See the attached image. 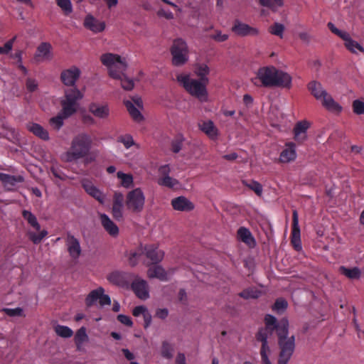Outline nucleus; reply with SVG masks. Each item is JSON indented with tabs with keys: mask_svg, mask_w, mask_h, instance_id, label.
I'll return each mask as SVG.
<instances>
[{
	"mask_svg": "<svg viewBox=\"0 0 364 364\" xmlns=\"http://www.w3.org/2000/svg\"><path fill=\"white\" fill-rule=\"evenodd\" d=\"M265 327L260 328L256 334V339L262 343L260 355L262 364H272L269 359L270 348L268 346L267 338L274 331L278 336V344L280 349L278 364H287L295 348V337H288L289 321L283 318L280 321L271 315L267 314L264 317Z\"/></svg>",
	"mask_w": 364,
	"mask_h": 364,
	"instance_id": "obj_1",
	"label": "nucleus"
},
{
	"mask_svg": "<svg viewBox=\"0 0 364 364\" xmlns=\"http://www.w3.org/2000/svg\"><path fill=\"white\" fill-rule=\"evenodd\" d=\"M255 80L261 82L264 87L290 88L292 78L289 74L278 70L273 65L263 66L257 70Z\"/></svg>",
	"mask_w": 364,
	"mask_h": 364,
	"instance_id": "obj_2",
	"label": "nucleus"
},
{
	"mask_svg": "<svg viewBox=\"0 0 364 364\" xmlns=\"http://www.w3.org/2000/svg\"><path fill=\"white\" fill-rule=\"evenodd\" d=\"M91 136L86 133L76 135L72 140L70 147L65 154V161L67 162L76 161L86 157L92 147Z\"/></svg>",
	"mask_w": 364,
	"mask_h": 364,
	"instance_id": "obj_3",
	"label": "nucleus"
},
{
	"mask_svg": "<svg viewBox=\"0 0 364 364\" xmlns=\"http://www.w3.org/2000/svg\"><path fill=\"white\" fill-rule=\"evenodd\" d=\"M307 88L317 100L321 101L322 106L328 112L338 114L342 111V107L333 100L321 82L312 80L308 83Z\"/></svg>",
	"mask_w": 364,
	"mask_h": 364,
	"instance_id": "obj_4",
	"label": "nucleus"
},
{
	"mask_svg": "<svg viewBox=\"0 0 364 364\" xmlns=\"http://www.w3.org/2000/svg\"><path fill=\"white\" fill-rule=\"evenodd\" d=\"M177 80L180 82L186 91L191 96L197 98L200 102L208 101V83L202 80L191 78L189 75L181 74L177 76Z\"/></svg>",
	"mask_w": 364,
	"mask_h": 364,
	"instance_id": "obj_5",
	"label": "nucleus"
},
{
	"mask_svg": "<svg viewBox=\"0 0 364 364\" xmlns=\"http://www.w3.org/2000/svg\"><path fill=\"white\" fill-rule=\"evenodd\" d=\"M100 60L108 68L111 77H121L122 72H124L127 69L126 63L117 54L105 53L101 55Z\"/></svg>",
	"mask_w": 364,
	"mask_h": 364,
	"instance_id": "obj_6",
	"label": "nucleus"
},
{
	"mask_svg": "<svg viewBox=\"0 0 364 364\" xmlns=\"http://www.w3.org/2000/svg\"><path fill=\"white\" fill-rule=\"evenodd\" d=\"M172 63L175 66H181L188 60V48L186 42L182 38L173 41L170 49Z\"/></svg>",
	"mask_w": 364,
	"mask_h": 364,
	"instance_id": "obj_7",
	"label": "nucleus"
},
{
	"mask_svg": "<svg viewBox=\"0 0 364 364\" xmlns=\"http://www.w3.org/2000/svg\"><path fill=\"white\" fill-rule=\"evenodd\" d=\"M125 204L127 208L132 213H141L145 204V196L140 188H136L127 193Z\"/></svg>",
	"mask_w": 364,
	"mask_h": 364,
	"instance_id": "obj_8",
	"label": "nucleus"
},
{
	"mask_svg": "<svg viewBox=\"0 0 364 364\" xmlns=\"http://www.w3.org/2000/svg\"><path fill=\"white\" fill-rule=\"evenodd\" d=\"M22 216L32 228L39 232L38 234L32 231L28 232L29 240L34 244H39L42 240L47 236L48 231L46 230H41V225L36 217L31 211L26 210H23Z\"/></svg>",
	"mask_w": 364,
	"mask_h": 364,
	"instance_id": "obj_9",
	"label": "nucleus"
},
{
	"mask_svg": "<svg viewBox=\"0 0 364 364\" xmlns=\"http://www.w3.org/2000/svg\"><path fill=\"white\" fill-rule=\"evenodd\" d=\"M327 26L333 33L344 41V45L350 52L353 53H358V52L364 53L363 47L357 41L353 40L348 33L339 30L331 22L328 23Z\"/></svg>",
	"mask_w": 364,
	"mask_h": 364,
	"instance_id": "obj_10",
	"label": "nucleus"
},
{
	"mask_svg": "<svg viewBox=\"0 0 364 364\" xmlns=\"http://www.w3.org/2000/svg\"><path fill=\"white\" fill-rule=\"evenodd\" d=\"M231 31L237 36L240 37L257 36L259 34V31L255 27L235 19L233 22Z\"/></svg>",
	"mask_w": 364,
	"mask_h": 364,
	"instance_id": "obj_11",
	"label": "nucleus"
},
{
	"mask_svg": "<svg viewBox=\"0 0 364 364\" xmlns=\"http://www.w3.org/2000/svg\"><path fill=\"white\" fill-rule=\"evenodd\" d=\"M142 250L149 260L144 262L147 266L159 263L164 257V252L154 245H146Z\"/></svg>",
	"mask_w": 364,
	"mask_h": 364,
	"instance_id": "obj_12",
	"label": "nucleus"
},
{
	"mask_svg": "<svg viewBox=\"0 0 364 364\" xmlns=\"http://www.w3.org/2000/svg\"><path fill=\"white\" fill-rule=\"evenodd\" d=\"M301 232L299 225V215L296 210L292 211V228L291 233V243L296 251L301 250Z\"/></svg>",
	"mask_w": 364,
	"mask_h": 364,
	"instance_id": "obj_13",
	"label": "nucleus"
},
{
	"mask_svg": "<svg viewBox=\"0 0 364 364\" xmlns=\"http://www.w3.org/2000/svg\"><path fill=\"white\" fill-rule=\"evenodd\" d=\"M65 245L71 258L76 259L82 253L80 240L70 232L66 233L65 238Z\"/></svg>",
	"mask_w": 364,
	"mask_h": 364,
	"instance_id": "obj_14",
	"label": "nucleus"
},
{
	"mask_svg": "<svg viewBox=\"0 0 364 364\" xmlns=\"http://www.w3.org/2000/svg\"><path fill=\"white\" fill-rule=\"evenodd\" d=\"M80 75V70L76 66H72L61 72L60 80L65 86L73 87Z\"/></svg>",
	"mask_w": 364,
	"mask_h": 364,
	"instance_id": "obj_15",
	"label": "nucleus"
},
{
	"mask_svg": "<svg viewBox=\"0 0 364 364\" xmlns=\"http://www.w3.org/2000/svg\"><path fill=\"white\" fill-rule=\"evenodd\" d=\"M83 26L94 33L102 32L106 27L105 21L96 18L92 14H87L85 17Z\"/></svg>",
	"mask_w": 364,
	"mask_h": 364,
	"instance_id": "obj_16",
	"label": "nucleus"
},
{
	"mask_svg": "<svg viewBox=\"0 0 364 364\" xmlns=\"http://www.w3.org/2000/svg\"><path fill=\"white\" fill-rule=\"evenodd\" d=\"M132 289L136 296L143 300L149 298V290L147 282L136 277L132 283Z\"/></svg>",
	"mask_w": 364,
	"mask_h": 364,
	"instance_id": "obj_17",
	"label": "nucleus"
},
{
	"mask_svg": "<svg viewBox=\"0 0 364 364\" xmlns=\"http://www.w3.org/2000/svg\"><path fill=\"white\" fill-rule=\"evenodd\" d=\"M309 127L310 122L306 120L296 122L293 130L294 139L299 143L304 141L307 138L306 132Z\"/></svg>",
	"mask_w": 364,
	"mask_h": 364,
	"instance_id": "obj_18",
	"label": "nucleus"
},
{
	"mask_svg": "<svg viewBox=\"0 0 364 364\" xmlns=\"http://www.w3.org/2000/svg\"><path fill=\"white\" fill-rule=\"evenodd\" d=\"M285 149L281 152L279 161L281 163H289L296 158V145L294 142H288L285 144Z\"/></svg>",
	"mask_w": 364,
	"mask_h": 364,
	"instance_id": "obj_19",
	"label": "nucleus"
},
{
	"mask_svg": "<svg viewBox=\"0 0 364 364\" xmlns=\"http://www.w3.org/2000/svg\"><path fill=\"white\" fill-rule=\"evenodd\" d=\"M131 274L124 272L115 271L107 276L108 281L117 286L124 287L128 284V279Z\"/></svg>",
	"mask_w": 364,
	"mask_h": 364,
	"instance_id": "obj_20",
	"label": "nucleus"
},
{
	"mask_svg": "<svg viewBox=\"0 0 364 364\" xmlns=\"http://www.w3.org/2000/svg\"><path fill=\"white\" fill-rule=\"evenodd\" d=\"M89 112L95 117L100 119H106L109 115V107L108 105H100L96 102H92L88 107Z\"/></svg>",
	"mask_w": 364,
	"mask_h": 364,
	"instance_id": "obj_21",
	"label": "nucleus"
},
{
	"mask_svg": "<svg viewBox=\"0 0 364 364\" xmlns=\"http://www.w3.org/2000/svg\"><path fill=\"white\" fill-rule=\"evenodd\" d=\"M171 205L176 210L190 211L194 208V205L184 196H178L171 200Z\"/></svg>",
	"mask_w": 364,
	"mask_h": 364,
	"instance_id": "obj_22",
	"label": "nucleus"
},
{
	"mask_svg": "<svg viewBox=\"0 0 364 364\" xmlns=\"http://www.w3.org/2000/svg\"><path fill=\"white\" fill-rule=\"evenodd\" d=\"M82 186L87 194L93 197L100 203H103L104 196L102 193L95 186H94L91 181L84 180L82 183Z\"/></svg>",
	"mask_w": 364,
	"mask_h": 364,
	"instance_id": "obj_23",
	"label": "nucleus"
},
{
	"mask_svg": "<svg viewBox=\"0 0 364 364\" xmlns=\"http://www.w3.org/2000/svg\"><path fill=\"white\" fill-rule=\"evenodd\" d=\"M199 129L204 132L210 139L215 140L218 138L219 132L217 127L211 120L203 121L198 124Z\"/></svg>",
	"mask_w": 364,
	"mask_h": 364,
	"instance_id": "obj_24",
	"label": "nucleus"
},
{
	"mask_svg": "<svg viewBox=\"0 0 364 364\" xmlns=\"http://www.w3.org/2000/svg\"><path fill=\"white\" fill-rule=\"evenodd\" d=\"M237 237L249 247L252 248L256 245V241L250 230L245 227H240L237 232Z\"/></svg>",
	"mask_w": 364,
	"mask_h": 364,
	"instance_id": "obj_25",
	"label": "nucleus"
},
{
	"mask_svg": "<svg viewBox=\"0 0 364 364\" xmlns=\"http://www.w3.org/2000/svg\"><path fill=\"white\" fill-rule=\"evenodd\" d=\"M27 129L33 133L35 136L42 140L48 141L49 139V134L41 125L34 122H29L26 124Z\"/></svg>",
	"mask_w": 364,
	"mask_h": 364,
	"instance_id": "obj_26",
	"label": "nucleus"
},
{
	"mask_svg": "<svg viewBox=\"0 0 364 364\" xmlns=\"http://www.w3.org/2000/svg\"><path fill=\"white\" fill-rule=\"evenodd\" d=\"M102 225L104 229L112 237H116L119 234V228L117 225L111 220L106 214L100 215Z\"/></svg>",
	"mask_w": 364,
	"mask_h": 364,
	"instance_id": "obj_27",
	"label": "nucleus"
},
{
	"mask_svg": "<svg viewBox=\"0 0 364 364\" xmlns=\"http://www.w3.org/2000/svg\"><path fill=\"white\" fill-rule=\"evenodd\" d=\"M83 97L82 93L76 87H72L65 91L63 100L77 106V102Z\"/></svg>",
	"mask_w": 364,
	"mask_h": 364,
	"instance_id": "obj_28",
	"label": "nucleus"
},
{
	"mask_svg": "<svg viewBox=\"0 0 364 364\" xmlns=\"http://www.w3.org/2000/svg\"><path fill=\"white\" fill-rule=\"evenodd\" d=\"M51 48V45L49 43H41L38 46L34 56L36 61H40L41 58L49 59L50 58Z\"/></svg>",
	"mask_w": 364,
	"mask_h": 364,
	"instance_id": "obj_29",
	"label": "nucleus"
},
{
	"mask_svg": "<svg viewBox=\"0 0 364 364\" xmlns=\"http://www.w3.org/2000/svg\"><path fill=\"white\" fill-rule=\"evenodd\" d=\"M147 275L149 278H157L161 281H167V272L159 265L153 266L149 268Z\"/></svg>",
	"mask_w": 364,
	"mask_h": 364,
	"instance_id": "obj_30",
	"label": "nucleus"
},
{
	"mask_svg": "<svg viewBox=\"0 0 364 364\" xmlns=\"http://www.w3.org/2000/svg\"><path fill=\"white\" fill-rule=\"evenodd\" d=\"M124 104L129 112V114H130L131 117L135 121V122H141L143 120L144 117L141 114V113L139 111V108L136 107L132 102L130 100H124Z\"/></svg>",
	"mask_w": 364,
	"mask_h": 364,
	"instance_id": "obj_31",
	"label": "nucleus"
},
{
	"mask_svg": "<svg viewBox=\"0 0 364 364\" xmlns=\"http://www.w3.org/2000/svg\"><path fill=\"white\" fill-rule=\"evenodd\" d=\"M339 272L347 278L350 279H359L361 276V272L358 267L348 268L344 266L339 267Z\"/></svg>",
	"mask_w": 364,
	"mask_h": 364,
	"instance_id": "obj_32",
	"label": "nucleus"
},
{
	"mask_svg": "<svg viewBox=\"0 0 364 364\" xmlns=\"http://www.w3.org/2000/svg\"><path fill=\"white\" fill-rule=\"evenodd\" d=\"M210 73L209 67L204 63L198 64L195 68V73L199 77L200 80H202L205 83L209 82L208 75Z\"/></svg>",
	"mask_w": 364,
	"mask_h": 364,
	"instance_id": "obj_33",
	"label": "nucleus"
},
{
	"mask_svg": "<svg viewBox=\"0 0 364 364\" xmlns=\"http://www.w3.org/2000/svg\"><path fill=\"white\" fill-rule=\"evenodd\" d=\"M1 181L3 183L5 187L10 188V187L14 186L17 183L23 182V178L21 176H11L9 174L4 173Z\"/></svg>",
	"mask_w": 364,
	"mask_h": 364,
	"instance_id": "obj_34",
	"label": "nucleus"
},
{
	"mask_svg": "<svg viewBox=\"0 0 364 364\" xmlns=\"http://www.w3.org/2000/svg\"><path fill=\"white\" fill-rule=\"evenodd\" d=\"M62 109L60 112L64 117L68 118L77 112V106L62 100L60 101Z\"/></svg>",
	"mask_w": 364,
	"mask_h": 364,
	"instance_id": "obj_35",
	"label": "nucleus"
},
{
	"mask_svg": "<svg viewBox=\"0 0 364 364\" xmlns=\"http://www.w3.org/2000/svg\"><path fill=\"white\" fill-rule=\"evenodd\" d=\"M105 292V289L102 287H99L96 289L91 291L85 299V304L87 307H90L99 300L102 294Z\"/></svg>",
	"mask_w": 364,
	"mask_h": 364,
	"instance_id": "obj_36",
	"label": "nucleus"
},
{
	"mask_svg": "<svg viewBox=\"0 0 364 364\" xmlns=\"http://www.w3.org/2000/svg\"><path fill=\"white\" fill-rule=\"evenodd\" d=\"M117 176L120 179V185L122 187L125 188H130L134 186V178L132 174L118 171L117 173Z\"/></svg>",
	"mask_w": 364,
	"mask_h": 364,
	"instance_id": "obj_37",
	"label": "nucleus"
},
{
	"mask_svg": "<svg viewBox=\"0 0 364 364\" xmlns=\"http://www.w3.org/2000/svg\"><path fill=\"white\" fill-rule=\"evenodd\" d=\"M65 119H67V117L59 112L57 116L49 119V124L53 129L58 131L63 126Z\"/></svg>",
	"mask_w": 364,
	"mask_h": 364,
	"instance_id": "obj_38",
	"label": "nucleus"
},
{
	"mask_svg": "<svg viewBox=\"0 0 364 364\" xmlns=\"http://www.w3.org/2000/svg\"><path fill=\"white\" fill-rule=\"evenodd\" d=\"M157 183L159 186H165L169 188H172L179 183L177 179L173 178L169 176L165 177H159L158 178Z\"/></svg>",
	"mask_w": 364,
	"mask_h": 364,
	"instance_id": "obj_39",
	"label": "nucleus"
},
{
	"mask_svg": "<svg viewBox=\"0 0 364 364\" xmlns=\"http://www.w3.org/2000/svg\"><path fill=\"white\" fill-rule=\"evenodd\" d=\"M114 79L120 80L122 87L127 91L132 90L134 87V81L129 79L124 74V72H122L121 77H113Z\"/></svg>",
	"mask_w": 364,
	"mask_h": 364,
	"instance_id": "obj_40",
	"label": "nucleus"
},
{
	"mask_svg": "<svg viewBox=\"0 0 364 364\" xmlns=\"http://www.w3.org/2000/svg\"><path fill=\"white\" fill-rule=\"evenodd\" d=\"M56 334L62 338H70L73 336V331L71 328L65 326L57 325L55 327Z\"/></svg>",
	"mask_w": 364,
	"mask_h": 364,
	"instance_id": "obj_41",
	"label": "nucleus"
},
{
	"mask_svg": "<svg viewBox=\"0 0 364 364\" xmlns=\"http://www.w3.org/2000/svg\"><path fill=\"white\" fill-rule=\"evenodd\" d=\"M143 254L144 252L142 249L138 250L137 251L130 252L128 255V260L129 264L132 267L136 266L141 259V257L143 255Z\"/></svg>",
	"mask_w": 364,
	"mask_h": 364,
	"instance_id": "obj_42",
	"label": "nucleus"
},
{
	"mask_svg": "<svg viewBox=\"0 0 364 364\" xmlns=\"http://www.w3.org/2000/svg\"><path fill=\"white\" fill-rule=\"evenodd\" d=\"M284 31V26L279 23H274L269 28V32L274 36L283 38V33Z\"/></svg>",
	"mask_w": 364,
	"mask_h": 364,
	"instance_id": "obj_43",
	"label": "nucleus"
},
{
	"mask_svg": "<svg viewBox=\"0 0 364 364\" xmlns=\"http://www.w3.org/2000/svg\"><path fill=\"white\" fill-rule=\"evenodd\" d=\"M88 337L86 333V328L85 327H81L75 333V342L77 346L81 345L82 343L87 340Z\"/></svg>",
	"mask_w": 364,
	"mask_h": 364,
	"instance_id": "obj_44",
	"label": "nucleus"
},
{
	"mask_svg": "<svg viewBox=\"0 0 364 364\" xmlns=\"http://www.w3.org/2000/svg\"><path fill=\"white\" fill-rule=\"evenodd\" d=\"M259 2L262 6L269 7L273 11H277L278 7L283 5V0H259Z\"/></svg>",
	"mask_w": 364,
	"mask_h": 364,
	"instance_id": "obj_45",
	"label": "nucleus"
},
{
	"mask_svg": "<svg viewBox=\"0 0 364 364\" xmlns=\"http://www.w3.org/2000/svg\"><path fill=\"white\" fill-rule=\"evenodd\" d=\"M239 296L244 299H257L259 296V291L253 288L244 289L239 294Z\"/></svg>",
	"mask_w": 364,
	"mask_h": 364,
	"instance_id": "obj_46",
	"label": "nucleus"
},
{
	"mask_svg": "<svg viewBox=\"0 0 364 364\" xmlns=\"http://www.w3.org/2000/svg\"><path fill=\"white\" fill-rule=\"evenodd\" d=\"M173 348L172 346L167 341H164L161 346V355L167 359H171L173 357Z\"/></svg>",
	"mask_w": 364,
	"mask_h": 364,
	"instance_id": "obj_47",
	"label": "nucleus"
},
{
	"mask_svg": "<svg viewBox=\"0 0 364 364\" xmlns=\"http://www.w3.org/2000/svg\"><path fill=\"white\" fill-rule=\"evenodd\" d=\"M243 184L248 187L250 190L253 191L258 196H260L262 193V185L255 181H252L250 183L243 181Z\"/></svg>",
	"mask_w": 364,
	"mask_h": 364,
	"instance_id": "obj_48",
	"label": "nucleus"
},
{
	"mask_svg": "<svg viewBox=\"0 0 364 364\" xmlns=\"http://www.w3.org/2000/svg\"><path fill=\"white\" fill-rule=\"evenodd\" d=\"M117 141L123 144L126 149H129L135 144L133 137L130 134L121 135L118 137Z\"/></svg>",
	"mask_w": 364,
	"mask_h": 364,
	"instance_id": "obj_49",
	"label": "nucleus"
},
{
	"mask_svg": "<svg viewBox=\"0 0 364 364\" xmlns=\"http://www.w3.org/2000/svg\"><path fill=\"white\" fill-rule=\"evenodd\" d=\"M57 5L61 8L66 15L73 11V7L70 0H55Z\"/></svg>",
	"mask_w": 364,
	"mask_h": 364,
	"instance_id": "obj_50",
	"label": "nucleus"
},
{
	"mask_svg": "<svg viewBox=\"0 0 364 364\" xmlns=\"http://www.w3.org/2000/svg\"><path fill=\"white\" fill-rule=\"evenodd\" d=\"M353 109L357 114H364V102L359 100H354L353 102Z\"/></svg>",
	"mask_w": 364,
	"mask_h": 364,
	"instance_id": "obj_51",
	"label": "nucleus"
},
{
	"mask_svg": "<svg viewBox=\"0 0 364 364\" xmlns=\"http://www.w3.org/2000/svg\"><path fill=\"white\" fill-rule=\"evenodd\" d=\"M288 304L284 299H277L274 304L273 309L277 311H284L287 308Z\"/></svg>",
	"mask_w": 364,
	"mask_h": 364,
	"instance_id": "obj_52",
	"label": "nucleus"
},
{
	"mask_svg": "<svg viewBox=\"0 0 364 364\" xmlns=\"http://www.w3.org/2000/svg\"><path fill=\"white\" fill-rule=\"evenodd\" d=\"M122 208H123V206L112 205V216L115 220H117L118 221L122 220V218H123Z\"/></svg>",
	"mask_w": 364,
	"mask_h": 364,
	"instance_id": "obj_53",
	"label": "nucleus"
},
{
	"mask_svg": "<svg viewBox=\"0 0 364 364\" xmlns=\"http://www.w3.org/2000/svg\"><path fill=\"white\" fill-rule=\"evenodd\" d=\"M50 172L55 178H59L62 181H65L67 178L66 174L62 170H60L59 168L56 166H51Z\"/></svg>",
	"mask_w": 364,
	"mask_h": 364,
	"instance_id": "obj_54",
	"label": "nucleus"
},
{
	"mask_svg": "<svg viewBox=\"0 0 364 364\" xmlns=\"http://www.w3.org/2000/svg\"><path fill=\"white\" fill-rule=\"evenodd\" d=\"M26 87L28 92H33L38 89V84L35 79L29 77L26 81Z\"/></svg>",
	"mask_w": 364,
	"mask_h": 364,
	"instance_id": "obj_55",
	"label": "nucleus"
},
{
	"mask_svg": "<svg viewBox=\"0 0 364 364\" xmlns=\"http://www.w3.org/2000/svg\"><path fill=\"white\" fill-rule=\"evenodd\" d=\"M228 37V34H223L220 31H216L215 34L210 36V38L217 42H224Z\"/></svg>",
	"mask_w": 364,
	"mask_h": 364,
	"instance_id": "obj_56",
	"label": "nucleus"
},
{
	"mask_svg": "<svg viewBox=\"0 0 364 364\" xmlns=\"http://www.w3.org/2000/svg\"><path fill=\"white\" fill-rule=\"evenodd\" d=\"M4 311L9 316H20L23 314V309L19 307L16 309H4Z\"/></svg>",
	"mask_w": 364,
	"mask_h": 364,
	"instance_id": "obj_57",
	"label": "nucleus"
},
{
	"mask_svg": "<svg viewBox=\"0 0 364 364\" xmlns=\"http://www.w3.org/2000/svg\"><path fill=\"white\" fill-rule=\"evenodd\" d=\"M182 140L180 139H176L171 142V151L173 153H178L182 148Z\"/></svg>",
	"mask_w": 364,
	"mask_h": 364,
	"instance_id": "obj_58",
	"label": "nucleus"
},
{
	"mask_svg": "<svg viewBox=\"0 0 364 364\" xmlns=\"http://www.w3.org/2000/svg\"><path fill=\"white\" fill-rule=\"evenodd\" d=\"M159 177L168 176L171 173V168L168 164L162 165L159 168Z\"/></svg>",
	"mask_w": 364,
	"mask_h": 364,
	"instance_id": "obj_59",
	"label": "nucleus"
},
{
	"mask_svg": "<svg viewBox=\"0 0 364 364\" xmlns=\"http://www.w3.org/2000/svg\"><path fill=\"white\" fill-rule=\"evenodd\" d=\"M117 320L120 323L126 325L127 326H129L130 327L133 324L131 318L129 316L124 315V314H119L117 316Z\"/></svg>",
	"mask_w": 364,
	"mask_h": 364,
	"instance_id": "obj_60",
	"label": "nucleus"
},
{
	"mask_svg": "<svg viewBox=\"0 0 364 364\" xmlns=\"http://www.w3.org/2000/svg\"><path fill=\"white\" fill-rule=\"evenodd\" d=\"M124 196L121 193H115L112 205L123 206Z\"/></svg>",
	"mask_w": 364,
	"mask_h": 364,
	"instance_id": "obj_61",
	"label": "nucleus"
},
{
	"mask_svg": "<svg viewBox=\"0 0 364 364\" xmlns=\"http://www.w3.org/2000/svg\"><path fill=\"white\" fill-rule=\"evenodd\" d=\"M147 311L146 308L144 306H137L134 308L132 314L134 316H139L144 315Z\"/></svg>",
	"mask_w": 364,
	"mask_h": 364,
	"instance_id": "obj_62",
	"label": "nucleus"
},
{
	"mask_svg": "<svg viewBox=\"0 0 364 364\" xmlns=\"http://www.w3.org/2000/svg\"><path fill=\"white\" fill-rule=\"evenodd\" d=\"M99 303L101 306L110 305L111 304V299L108 295L102 293V296H100V297L99 299Z\"/></svg>",
	"mask_w": 364,
	"mask_h": 364,
	"instance_id": "obj_63",
	"label": "nucleus"
},
{
	"mask_svg": "<svg viewBox=\"0 0 364 364\" xmlns=\"http://www.w3.org/2000/svg\"><path fill=\"white\" fill-rule=\"evenodd\" d=\"M168 315V311L167 309H158L156 311V316L161 318L165 319Z\"/></svg>",
	"mask_w": 364,
	"mask_h": 364,
	"instance_id": "obj_64",
	"label": "nucleus"
}]
</instances>
